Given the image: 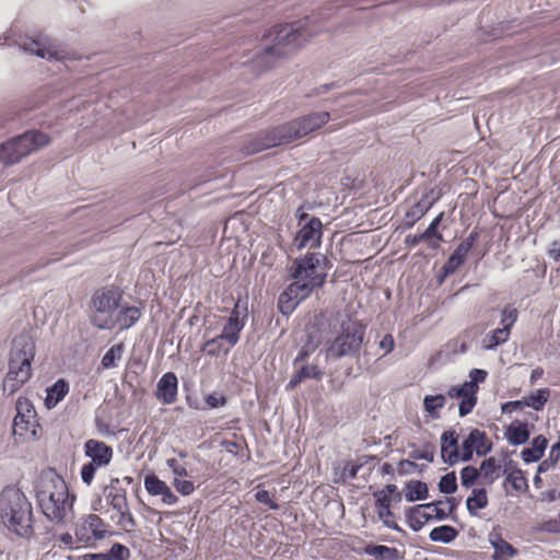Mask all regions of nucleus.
Masks as SVG:
<instances>
[{"label":"nucleus","mask_w":560,"mask_h":560,"mask_svg":"<svg viewBox=\"0 0 560 560\" xmlns=\"http://www.w3.org/2000/svg\"><path fill=\"white\" fill-rule=\"evenodd\" d=\"M316 16H306L303 20L273 27L266 35V43L244 60L243 65L252 63L257 71L272 67L279 57H284L296 48L303 46L310 37L316 35L319 28L315 25Z\"/></svg>","instance_id":"1"},{"label":"nucleus","mask_w":560,"mask_h":560,"mask_svg":"<svg viewBox=\"0 0 560 560\" xmlns=\"http://www.w3.org/2000/svg\"><path fill=\"white\" fill-rule=\"evenodd\" d=\"M329 269V260L320 252H311L295 258L289 270L293 281L279 296V311L283 315L291 314L314 290L325 284Z\"/></svg>","instance_id":"2"},{"label":"nucleus","mask_w":560,"mask_h":560,"mask_svg":"<svg viewBox=\"0 0 560 560\" xmlns=\"http://www.w3.org/2000/svg\"><path fill=\"white\" fill-rule=\"evenodd\" d=\"M36 498L43 514L51 522L65 523L72 517L74 497L66 481L55 471L40 476Z\"/></svg>","instance_id":"3"},{"label":"nucleus","mask_w":560,"mask_h":560,"mask_svg":"<svg viewBox=\"0 0 560 560\" xmlns=\"http://www.w3.org/2000/svg\"><path fill=\"white\" fill-rule=\"evenodd\" d=\"M330 114L328 112L312 113L302 118L292 120L288 124L277 127L270 131L262 140L255 141L247 153H256L262 150L292 142L308 133L317 130L328 122Z\"/></svg>","instance_id":"4"},{"label":"nucleus","mask_w":560,"mask_h":560,"mask_svg":"<svg viewBox=\"0 0 560 560\" xmlns=\"http://www.w3.org/2000/svg\"><path fill=\"white\" fill-rule=\"evenodd\" d=\"M35 355V342L30 334L14 338L10 353L9 371L3 381V393L11 396L32 375V361Z\"/></svg>","instance_id":"5"},{"label":"nucleus","mask_w":560,"mask_h":560,"mask_svg":"<svg viewBox=\"0 0 560 560\" xmlns=\"http://www.w3.org/2000/svg\"><path fill=\"white\" fill-rule=\"evenodd\" d=\"M32 505L21 489L5 487L0 493V518L3 525L19 536L32 529Z\"/></svg>","instance_id":"6"},{"label":"nucleus","mask_w":560,"mask_h":560,"mask_svg":"<svg viewBox=\"0 0 560 560\" xmlns=\"http://www.w3.org/2000/svg\"><path fill=\"white\" fill-rule=\"evenodd\" d=\"M365 327L358 320L347 318L341 322L338 336L326 349L327 359L355 355L363 343Z\"/></svg>","instance_id":"7"},{"label":"nucleus","mask_w":560,"mask_h":560,"mask_svg":"<svg viewBox=\"0 0 560 560\" xmlns=\"http://www.w3.org/2000/svg\"><path fill=\"white\" fill-rule=\"evenodd\" d=\"M48 143L49 137L46 133L37 130L27 131L0 144V162L7 165L19 163Z\"/></svg>","instance_id":"8"},{"label":"nucleus","mask_w":560,"mask_h":560,"mask_svg":"<svg viewBox=\"0 0 560 560\" xmlns=\"http://www.w3.org/2000/svg\"><path fill=\"white\" fill-rule=\"evenodd\" d=\"M122 295L115 288L97 290L91 300V322L100 329L114 328V315L117 313Z\"/></svg>","instance_id":"9"},{"label":"nucleus","mask_w":560,"mask_h":560,"mask_svg":"<svg viewBox=\"0 0 560 560\" xmlns=\"http://www.w3.org/2000/svg\"><path fill=\"white\" fill-rule=\"evenodd\" d=\"M453 511L454 505L451 499H445L410 508L407 512V518L413 530H420L427 522L432 520L443 521L447 518Z\"/></svg>","instance_id":"10"},{"label":"nucleus","mask_w":560,"mask_h":560,"mask_svg":"<svg viewBox=\"0 0 560 560\" xmlns=\"http://www.w3.org/2000/svg\"><path fill=\"white\" fill-rule=\"evenodd\" d=\"M84 455L91 460L81 468V479L90 486L93 482L95 471L107 466L113 458V448L103 441L90 439L84 443Z\"/></svg>","instance_id":"11"},{"label":"nucleus","mask_w":560,"mask_h":560,"mask_svg":"<svg viewBox=\"0 0 560 560\" xmlns=\"http://www.w3.org/2000/svg\"><path fill=\"white\" fill-rule=\"evenodd\" d=\"M307 220L296 233L293 245L298 250L304 248L315 249L320 246L323 236V223L318 218H308L306 213H303L300 218V224Z\"/></svg>","instance_id":"12"},{"label":"nucleus","mask_w":560,"mask_h":560,"mask_svg":"<svg viewBox=\"0 0 560 560\" xmlns=\"http://www.w3.org/2000/svg\"><path fill=\"white\" fill-rule=\"evenodd\" d=\"M246 317L247 307L241 306L240 302H237L232 310L222 332L219 335V339H223L226 342V348L224 349L225 355L238 342L240 334L245 326Z\"/></svg>","instance_id":"13"},{"label":"nucleus","mask_w":560,"mask_h":560,"mask_svg":"<svg viewBox=\"0 0 560 560\" xmlns=\"http://www.w3.org/2000/svg\"><path fill=\"white\" fill-rule=\"evenodd\" d=\"M36 411L26 398L20 397L16 401V416L13 420V434L21 438L36 434Z\"/></svg>","instance_id":"14"},{"label":"nucleus","mask_w":560,"mask_h":560,"mask_svg":"<svg viewBox=\"0 0 560 560\" xmlns=\"http://www.w3.org/2000/svg\"><path fill=\"white\" fill-rule=\"evenodd\" d=\"M492 450V443L486 432L472 429L462 442V462H470L474 454L485 456Z\"/></svg>","instance_id":"15"},{"label":"nucleus","mask_w":560,"mask_h":560,"mask_svg":"<svg viewBox=\"0 0 560 560\" xmlns=\"http://www.w3.org/2000/svg\"><path fill=\"white\" fill-rule=\"evenodd\" d=\"M106 533L104 522L95 514L82 518L75 527V538L79 542L90 545L104 538Z\"/></svg>","instance_id":"16"},{"label":"nucleus","mask_w":560,"mask_h":560,"mask_svg":"<svg viewBox=\"0 0 560 560\" xmlns=\"http://www.w3.org/2000/svg\"><path fill=\"white\" fill-rule=\"evenodd\" d=\"M441 456L443 462L451 466L462 462V452L458 446V434L455 430H446L442 433Z\"/></svg>","instance_id":"17"},{"label":"nucleus","mask_w":560,"mask_h":560,"mask_svg":"<svg viewBox=\"0 0 560 560\" xmlns=\"http://www.w3.org/2000/svg\"><path fill=\"white\" fill-rule=\"evenodd\" d=\"M177 377L174 373H165L158 382L156 398L165 405H171L177 397Z\"/></svg>","instance_id":"18"},{"label":"nucleus","mask_w":560,"mask_h":560,"mask_svg":"<svg viewBox=\"0 0 560 560\" xmlns=\"http://www.w3.org/2000/svg\"><path fill=\"white\" fill-rule=\"evenodd\" d=\"M471 386L463 383L460 386H452L447 390V396L451 398H460L458 413L460 417H465L470 413L477 404V396L470 393Z\"/></svg>","instance_id":"19"},{"label":"nucleus","mask_w":560,"mask_h":560,"mask_svg":"<svg viewBox=\"0 0 560 560\" xmlns=\"http://www.w3.org/2000/svg\"><path fill=\"white\" fill-rule=\"evenodd\" d=\"M141 315V308L121 304L119 302V307L113 318L114 328L119 327L121 330L129 329L140 319Z\"/></svg>","instance_id":"20"},{"label":"nucleus","mask_w":560,"mask_h":560,"mask_svg":"<svg viewBox=\"0 0 560 560\" xmlns=\"http://www.w3.org/2000/svg\"><path fill=\"white\" fill-rule=\"evenodd\" d=\"M504 435L511 445H522L529 439L528 424L516 420L505 429Z\"/></svg>","instance_id":"21"},{"label":"nucleus","mask_w":560,"mask_h":560,"mask_svg":"<svg viewBox=\"0 0 560 560\" xmlns=\"http://www.w3.org/2000/svg\"><path fill=\"white\" fill-rule=\"evenodd\" d=\"M489 541L494 549L493 560H509L517 555V550L499 534H490Z\"/></svg>","instance_id":"22"},{"label":"nucleus","mask_w":560,"mask_h":560,"mask_svg":"<svg viewBox=\"0 0 560 560\" xmlns=\"http://www.w3.org/2000/svg\"><path fill=\"white\" fill-rule=\"evenodd\" d=\"M23 49L44 59H58V51L46 42L32 39L23 44Z\"/></svg>","instance_id":"23"},{"label":"nucleus","mask_w":560,"mask_h":560,"mask_svg":"<svg viewBox=\"0 0 560 560\" xmlns=\"http://www.w3.org/2000/svg\"><path fill=\"white\" fill-rule=\"evenodd\" d=\"M548 441L545 436L538 435L533 439L532 446L521 452V457L525 463H535L539 460L547 447Z\"/></svg>","instance_id":"24"},{"label":"nucleus","mask_w":560,"mask_h":560,"mask_svg":"<svg viewBox=\"0 0 560 560\" xmlns=\"http://www.w3.org/2000/svg\"><path fill=\"white\" fill-rule=\"evenodd\" d=\"M45 405L51 409L61 401L69 392V384L65 380H58L55 384L47 388Z\"/></svg>","instance_id":"25"},{"label":"nucleus","mask_w":560,"mask_h":560,"mask_svg":"<svg viewBox=\"0 0 560 560\" xmlns=\"http://www.w3.org/2000/svg\"><path fill=\"white\" fill-rule=\"evenodd\" d=\"M429 490L427 483L420 480H410L406 483L405 499L408 502L421 501L428 498Z\"/></svg>","instance_id":"26"},{"label":"nucleus","mask_w":560,"mask_h":560,"mask_svg":"<svg viewBox=\"0 0 560 560\" xmlns=\"http://www.w3.org/2000/svg\"><path fill=\"white\" fill-rule=\"evenodd\" d=\"M434 200L429 195H423L422 198L416 202L406 213L410 224L420 220L432 207Z\"/></svg>","instance_id":"27"},{"label":"nucleus","mask_w":560,"mask_h":560,"mask_svg":"<svg viewBox=\"0 0 560 560\" xmlns=\"http://www.w3.org/2000/svg\"><path fill=\"white\" fill-rule=\"evenodd\" d=\"M488 505L487 491L483 488L474 489L470 497L466 500V508L471 515H476L479 510Z\"/></svg>","instance_id":"28"},{"label":"nucleus","mask_w":560,"mask_h":560,"mask_svg":"<svg viewBox=\"0 0 560 560\" xmlns=\"http://www.w3.org/2000/svg\"><path fill=\"white\" fill-rule=\"evenodd\" d=\"M509 337L510 331L506 328H497L482 338L481 346L486 350H492L506 342Z\"/></svg>","instance_id":"29"},{"label":"nucleus","mask_w":560,"mask_h":560,"mask_svg":"<svg viewBox=\"0 0 560 560\" xmlns=\"http://www.w3.org/2000/svg\"><path fill=\"white\" fill-rule=\"evenodd\" d=\"M501 467L497 464L494 457L486 458L480 465V477L485 483H493L500 476Z\"/></svg>","instance_id":"30"},{"label":"nucleus","mask_w":560,"mask_h":560,"mask_svg":"<svg viewBox=\"0 0 560 560\" xmlns=\"http://www.w3.org/2000/svg\"><path fill=\"white\" fill-rule=\"evenodd\" d=\"M392 499H386L385 495H377L376 509L380 520L388 528H397V525L392 521L393 513L390 511Z\"/></svg>","instance_id":"31"},{"label":"nucleus","mask_w":560,"mask_h":560,"mask_svg":"<svg viewBox=\"0 0 560 560\" xmlns=\"http://www.w3.org/2000/svg\"><path fill=\"white\" fill-rule=\"evenodd\" d=\"M457 535H458V532L454 527H452L450 525H441V526L434 527L430 532L429 538L435 542L450 544L457 537Z\"/></svg>","instance_id":"32"},{"label":"nucleus","mask_w":560,"mask_h":560,"mask_svg":"<svg viewBox=\"0 0 560 560\" xmlns=\"http://www.w3.org/2000/svg\"><path fill=\"white\" fill-rule=\"evenodd\" d=\"M549 397L550 390L548 388H540L524 398V404L526 407H530L536 411H540L544 409Z\"/></svg>","instance_id":"33"},{"label":"nucleus","mask_w":560,"mask_h":560,"mask_svg":"<svg viewBox=\"0 0 560 560\" xmlns=\"http://www.w3.org/2000/svg\"><path fill=\"white\" fill-rule=\"evenodd\" d=\"M446 397L444 395H427L423 399V408L433 419L440 417L439 410L445 406Z\"/></svg>","instance_id":"34"},{"label":"nucleus","mask_w":560,"mask_h":560,"mask_svg":"<svg viewBox=\"0 0 560 560\" xmlns=\"http://www.w3.org/2000/svg\"><path fill=\"white\" fill-rule=\"evenodd\" d=\"M365 553L374 557L376 560H396L397 549L383 545L368 546Z\"/></svg>","instance_id":"35"},{"label":"nucleus","mask_w":560,"mask_h":560,"mask_svg":"<svg viewBox=\"0 0 560 560\" xmlns=\"http://www.w3.org/2000/svg\"><path fill=\"white\" fill-rule=\"evenodd\" d=\"M504 474H506V478H505V481L511 485V487L515 490V491H524L527 489V480L526 478L524 477L522 470L520 469H512L511 471L509 470L508 467L504 468Z\"/></svg>","instance_id":"36"},{"label":"nucleus","mask_w":560,"mask_h":560,"mask_svg":"<svg viewBox=\"0 0 560 560\" xmlns=\"http://www.w3.org/2000/svg\"><path fill=\"white\" fill-rule=\"evenodd\" d=\"M124 352L122 343L112 346L102 358V365L104 369L116 366V362L121 359Z\"/></svg>","instance_id":"37"},{"label":"nucleus","mask_w":560,"mask_h":560,"mask_svg":"<svg viewBox=\"0 0 560 560\" xmlns=\"http://www.w3.org/2000/svg\"><path fill=\"white\" fill-rule=\"evenodd\" d=\"M107 500L110 506L117 512V514L124 513V511L129 509L126 492L122 490L109 492L107 495Z\"/></svg>","instance_id":"38"},{"label":"nucleus","mask_w":560,"mask_h":560,"mask_svg":"<svg viewBox=\"0 0 560 560\" xmlns=\"http://www.w3.org/2000/svg\"><path fill=\"white\" fill-rule=\"evenodd\" d=\"M225 348H226V342L223 339H219V335H218L217 337L207 340L203 343L201 351L207 353L208 355L217 357L221 352L224 354Z\"/></svg>","instance_id":"39"},{"label":"nucleus","mask_w":560,"mask_h":560,"mask_svg":"<svg viewBox=\"0 0 560 560\" xmlns=\"http://www.w3.org/2000/svg\"><path fill=\"white\" fill-rule=\"evenodd\" d=\"M478 238L477 232H471L466 238H464L460 244L454 250V255L460 258L462 260H466V256L474 247L476 241Z\"/></svg>","instance_id":"40"},{"label":"nucleus","mask_w":560,"mask_h":560,"mask_svg":"<svg viewBox=\"0 0 560 560\" xmlns=\"http://www.w3.org/2000/svg\"><path fill=\"white\" fill-rule=\"evenodd\" d=\"M144 488L151 495H160L167 486V483L155 475H148L144 477Z\"/></svg>","instance_id":"41"},{"label":"nucleus","mask_w":560,"mask_h":560,"mask_svg":"<svg viewBox=\"0 0 560 560\" xmlns=\"http://www.w3.org/2000/svg\"><path fill=\"white\" fill-rule=\"evenodd\" d=\"M488 376V372L486 370H481V369H472L470 372H469V381H466L464 382L466 385L468 386H471L469 389H470V393L474 395V396H477V392H478V384L479 383H483L486 381Z\"/></svg>","instance_id":"42"},{"label":"nucleus","mask_w":560,"mask_h":560,"mask_svg":"<svg viewBox=\"0 0 560 560\" xmlns=\"http://www.w3.org/2000/svg\"><path fill=\"white\" fill-rule=\"evenodd\" d=\"M457 478L454 471L444 475L439 481V490L445 494H453L457 490Z\"/></svg>","instance_id":"43"},{"label":"nucleus","mask_w":560,"mask_h":560,"mask_svg":"<svg viewBox=\"0 0 560 560\" xmlns=\"http://www.w3.org/2000/svg\"><path fill=\"white\" fill-rule=\"evenodd\" d=\"M480 477V470L474 466H466L460 470L462 486L470 488Z\"/></svg>","instance_id":"44"},{"label":"nucleus","mask_w":560,"mask_h":560,"mask_svg":"<svg viewBox=\"0 0 560 560\" xmlns=\"http://www.w3.org/2000/svg\"><path fill=\"white\" fill-rule=\"evenodd\" d=\"M172 485L175 488V490L184 497L192 494L196 490V486L194 485V482L185 478H173Z\"/></svg>","instance_id":"45"},{"label":"nucleus","mask_w":560,"mask_h":560,"mask_svg":"<svg viewBox=\"0 0 560 560\" xmlns=\"http://www.w3.org/2000/svg\"><path fill=\"white\" fill-rule=\"evenodd\" d=\"M129 556V549L119 542L114 544L106 552L107 560H127Z\"/></svg>","instance_id":"46"},{"label":"nucleus","mask_w":560,"mask_h":560,"mask_svg":"<svg viewBox=\"0 0 560 560\" xmlns=\"http://www.w3.org/2000/svg\"><path fill=\"white\" fill-rule=\"evenodd\" d=\"M516 319H517V311L515 308L506 307L502 311V314H501L502 328H506L509 331H511V327L514 325Z\"/></svg>","instance_id":"47"},{"label":"nucleus","mask_w":560,"mask_h":560,"mask_svg":"<svg viewBox=\"0 0 560 560\" xmlns=\"http://www.w3.org/2000/svg\"><path fill=\"white\" fill-rule=\"evenodd\" d=\"M444 213L441 212L428 226V229L423 232L424 236L429 240L435 237L438 241H442V235L436 232L439 224L443 219Z\"/></svg>","instance_id":"48"},{"label":"nucleus","mask_w":560,"mask_h":560,"mask_svg":"<svg viewBox=\"0 0 560 560\" xmlns=\"http://www.w3.org/2000/svg\"><path fill=\"white\" fill-rule=\"evenodd\" d=\"M464 262V260L452 254L442 268L444 276L454 273L460 266H463Z\"/></svg>","instance_id":"49"},{"label":"nucleus","mask_w":560,"mask_h":560,"mask_svg":"<svg viewBox=\"0 0 560 560\" xmlns=\"http://www.w3.org/2000/svg\"><path fill=\"white\" fill-rule=\"evenodd\" d=\"M299 372L302 374V376L306 378H315L320 380L323 376V371L317 365H304L299 369Z\"/></svg>","instance_id":"50"},{"label":"nucleus","mask_w":560,"mask_h":560,"mask_svg":"<svg viewBox=\"0 0 560 560\" xmlns=\"http://www.w3.org/2000/svg\"><path fill=\"white\" fill-rule=\"evenodd\" d=\"M539 529L546 533H560V516L558 515L555 518H550L540 524Z\"/></svg>","instance_id":"51"},{"label":"nucleus","mask_w":560,"mask_h":560,"mask_svg":"<svg viewBox=\"0 0 560 560\" xmlns=\"http://www.w3.org/2000/svg\"><path fill=\"white\" fill-rule=\"evenodd\" d=\"M255 498L259 503L268 505L271 510L279 509V505L271 499L270 493L267 490L257 491Z\"/></svg>","instance_id":"52"},{"label":"nucleus","mask_w":560,"mask_h":560,"mask_svg":"<svg viewBox=\"0 0 560 560\" xmlns=\"http://www.w3.org/2000/svg\"><path fill=\"white\" fill-rule=\"evenodd\" d=\"M117 515H118V521H117L118 525H120L121 527H124L126 529L135 527L136 522H135L133 516L130 513L129 509L124 511V513H118Z\"/></svg>","instance_id":"53"},{"label":"nucleus","mask_w":560,"mask_h":560,"mask_svg":"<svg viewBox=\"0 0 560 560\" xmlns=\"http://www.w3.org/2000/svg\"><path fill=\"white\" fill-rule=\"evenodd\" d=\"M524 407H526L525 404H524V399L506 401V402L501 405V412L504 413V415L512 413L514 411L522 410Z\"/></svg>","instance_id":"54"},{"label":"nucleus","mask_w":560,"mask_h":560,"mask_svg":"<svg viewBox=\"0 0 560 560\" xmlns=\"http://www.w3.org/2000/svg\"><path fill=\"white\" fill-rule=\"evenodd\" d=\"M205 400L210 408L223 407L226 404V398L223 395H218L215 393L209 394Z\"/></svg>","instance_id":"55"},{"label":"nucleus","mask_w":560,"mask_h":560,"mask_svg":"<svg viewBox=\"0 0 560 560\" xmlns=\"http://www.w3.org/2000/svg\"><path fill=\"white\" fill-rule=\"evenodd\" d=\"M395 340L390 334H387L378 342V348L384 351L385 354L390 353L394 350Z\"/></svg>","instance_id":"56"},{"label":"nucleus","mask_w":560,"mask_h":560,"mask_svg":"<svg viewBox=\"0 0 560 560\" xmlns=\"http://www.w3.org/2000/svg\"><path fill=\"white\" fill-rule=\"evenodd\" d=\"M160 495H161L162 502L166 505H175L178 502V498L173 493V491L171 490V488L168 486L165 487L162 494H160Z\"/></svg>","instance_id":"57"},{"label":"nucleus","mask_w":560,"mask_h":560,"mask_svg":"<svg viewBox=\"0 0 560 560\" xmlns=\"http://www.w3.org/2000/svg\"><path fill=\"white\" fill-rule=\"evenodd\" d=\"M377 495H385L386 499H392V495H395V500L397 501L401 499V494L398 492L397 486L395 485H387Z\"/></svg>","instance_id":"58"},{"label":"nucleus","mask_w":560,"mask_h":560,"mask_svg":"<svg viewBox=\"0 0 560 560\" xmlns=\"http://www.w3.org/2000/svg\"><path fill=\"white\" fill-rule=\"evenodd\" d=\"M361 468L360 465H353V464H348L345 466L343 468V474L349 478V479H354L358 475V471L359 469Z\"/></svg>","instance_id":"59"},{"label":"nucleus","mask_w":560,"mask_h":560,"mask_svg":"<svg viewBox=\"0 0 560 560\" xmlns=\"http://www.w3.org/2000/svg\"><path fill=\"white\" fill-rule=\"evenodd\" d=\"M221 445L226 452L231 454H236L241 446L238 442L228 440L222 441Z\"/></svg>","instance_id":"60"},{"label":"nucleus","mask_w":560,"mask_h":560,"mask_svg":"<svg viewBox=\"0 0 560 560\" xmlns=\"http://www.w3.org/2000/svg\"><path fill=\"white\" fill-rule=\"evenodd\" d=\"M424 240H428V238L424 236L423 233L418 234V235H408L406 237V244L409 246H416Z\"/></svg>","instance_id":"61"},{"label":"nucleus","mask_w":560,"mask_h":560,"mask_svg":"<svg viewBox=\"0 0 560 560\" xmlns=\"http://www.w3.org/2000/svg\"><path fill=\"white\" fill-rule=\"evenodd\" d=\"M173 475H174V478H180V479L190 477V472L187 469L186 463H182L179 465V467L175 470V472H173Z\"/></svg>","instance_id":"62"},{"label":"nucleus","mask_w":560,"mask_h":560,"mask_svg":"<svg viewBox=\"0 0 560 560\" xmlns=\"http://www.w3.org/2000/svg\"><path fill=\"white\" fill-rule=\"evenodd\" d=\"M305 378L302 376V374L299 372V370L292 375L291 380L289 381L287 388L292 389L298 384H300Z\"/></svg>","instance_id":"63"},{"label":"nucleus","mask_w":560,"mask_h":560,"mask_svg":"<svg viewBox=\"0 0 560 560\" xmlns=\"http://www.w3.org/2000/svg\"><path fill=\"white\" fill-rule=\"evenodd\" d=\"M549 458L553 460V463L558 462V459L560 458V442L551 446Z\"/></svg>","instance_id":"64"}]
</instances>
